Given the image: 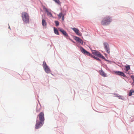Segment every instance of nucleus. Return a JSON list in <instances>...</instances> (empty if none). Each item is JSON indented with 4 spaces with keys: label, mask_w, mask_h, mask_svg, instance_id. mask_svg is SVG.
<instances>
[{
    "label": "nucleus",
    "mask_w": 134,
    "mask_h": 134,
    "mask_svg": "<svg viewBox=\"0 0 134 134\" xmlns=\"http://www.w3.org/2000/svg\"><path fill=\"white\" fill-rule=\"evenodd\" d=\"M112 21V19L110 16H107L103 19L101 23L102 25L105 26L109 24Z\"/></svg>",
    "instance_id": "f257e3e1"
},
{
    "label": "nucleus",
    "mask_w": 134,
    "mask_h": 134,
    "mask_svg": "<svg viewBox=\"0 0 134 134\" xmlns=\"http://www.w3.org/2000/svg\"><path fill=\"white\" fill-rule=\"evenodd\" d=\"M21 17L23 21L27 23L29 22V18L28 14L25 12H23L22 13Z\"/></svg>",
    "instance_id": "f03ea898"
},
{
    "label": "nucleus",
    "mask_w": 134,
    "mask_h": 134,
    "mask_svg": "<svg viewBox=\"0 0 134 134\" xmlns=\"http://www.w3.org/2000/svg\"><path fill=\"white\" fill-rule=\"evenodd\" d=\"M44 122L39 121L38 119V116H37L36 123L35 124V129H38L41 127L44 124Z\"/></svg>",
    "instance_id": "7ed1b4c3"
},
{
    "label": "nucleus",
    "mask_w": 134,
    "mask_h": 134,
    "mask_svg": "<svg viewBox=\"0 0 134 134\" xmlns=\"http://www.w3.org/2000/svg\"><path fill=\"white\" fill-rule=\"evenodd\" d=\"M114 72L115 74L116 75L120 76L122 78V77H127L125 74L122 71H115Z\"/></svg>",
    "instance_id": "20e7f679"
},
{
    "label": "nucleus",
    "mask_w": 134,
    "mask_h": 134,
    "mask_svg": "<svg viewBox=\"0 0 134 134\" xmlns=\"http://www.w3.org/2000/svg\"><path fill=\"white\" fill-rule=\"evenodd\" d=\"M37 116H38V119L39 121L44 122V114L43 112H41Z\"/></svg>",
    "instance_id": "39448f33"
},
{
    "label": "nucleus",
    "mask_w": 134,
    "mask_h": 134,
    "mask_svg": "<svg viewBox=\"0 0 134 134\" xmlns=\"http://www.w3.org/2000/svg\"><path fill=\"white\" fill-rule=\"evenodd\" d=\"M92 53L95 55H97L98 57H100L104 59H105V58L99 52L97 51L96 50H93L92 51Z\"/></svg>",
    "instance_id": "423d86ee"
},
{
    "label": "nucleus",
    "mask_w": 134,
    "mask_h": 134,
    "mask_svg": "<svg viewBox=\"0 0 134 134\" xmlns=\"http://www.w3.org/2000/svg\"><path fill=\"white\" fill-rule=\"evenodd\" d=\"M43 9L44 11H45L47 12V15L48 16L50 17H53L52 14L51 13L50 10L47 9L45 7H43Z\"/></svg>",
    "instance_id": "0eeeda50"
},
{
    "label": "nucleus",
    "mask_w": 134,
    "mask_h": 134,
    "mask_svg": "<svg viewBox=\"0 0 134 134\" xmlns=\"http://www.w3.org/2000/svg\"><path fill=\"white\" fill-rule=\"evenodd\" d=\"M104 46V48L106 52L108 53L109 54L110 53V49L109 47V45L108 43L107 42H104L103 43Z\"/></svg>",
    "instance_id": "6e6552de"
},
{
    "label": "nucleus",
    "mask_w": 134,
    "mask_h": 134,
    "mask_svg": "<svg viewBox=\"0 0 134 134\" xmlns=\"http://www.w3.org/2000/svg\"><path fill=\"white\" fill-rule=\"evenodd\" d=\"M80 50L81 52L84 54L87 55H90V53L88 52L84 49L83 47H81Z\"/></svg>",
    "instance_id": "1a4fd4ad"
},
{
    "label": "nucleus",
    "mask_w": 134,
    "mask_h": 134,
    "mask_svg": "<svg viewBox=\"0 0 134 134\" xmlns=\"http://www.w3.org/2000/svg\"><path fill=\"white\" fill-rule=\"evenodd\" d=\"M72 29L77 35L80 36L82 34L79 32V31L78 29L75 28H73Z\"/></svg>",
    "instance_id": "9d476101"
},
{
    "label": "nucleus",
    "mask_w": 134,
    "mask_h": 134,
    "mask_svg": "<svg viewBox=\"0 0 134 134\" xmlns=\"http://www.w3.org/2000/svg\"><path fill=\"white\" fill-rule=\"evenodd\" d=\"M59 31L63 34L64 36L66 37H67L68 36V35L66 33V32L64 31L63 29H60Z\"/></svg>",
    "instance_id": "9b49d317"
},
{
    "label": "nucleus",
    "mask_w": 134,
    "mask_h": 134,
    "mask_svg": "<svg viewBox=\"0 0 134 134\" xmlns=\"http://www.w3.org/2000/svg\"><path fill=\"white\" fill-rule=\"evenodd\" d=\"M100 74L101 75L104 77H107V75L105 72L102 70L100 71Z\"/></svg>",
    "instance_id": "f8f14e48"
},
{
    "label": "nucleus",
    "mask_w": 134,
    "mask_h": 134,
    "mask_svg": "<svg viewBox=\"0 0 134 134\" xmlns=\"http://www.w3.org/2000/svg\"><path fill=\"white\" fill-rule=\"evenodd\" d=\"M44 69L47 73H50L51 71V70L49 68H44Z\"/></svg>",
    "instance_id": "ddd939ff"
},
{
    "label": "nucleus",
    "mask_w": 134,
    "mask_h": 134,
    "mask_svg": "<svg viewBox=\"0 0 134 134\" xmlns=\"http://www.w3.org/2000/svg\"><path fill=\"white\" fill-rule=\"evenodd\" d=\"M42 24L43 26H46V23L45 21V20L43 19L42 18Z\"/></svg>",
    "instance_id": "4468645a"
},
{
    "label": "nucleus",
    "mask_w": 134,
    "mask_h": 134,
    "mask_svg": "<svg viewBox=\"0 0 134 134\" xmlns=\"http://www.w3.org/2000/svg\"><path fill=\"white\" fill-rule=\"evenodd\" d=\"M134 93V90H131L130 91L128 95L129 96H131L132 94V93Z\"/></svg>",
    "instance_id": "2eb2a0df"
},
{
    "label": "nucleus",
    "mask_w": 134,
    "mask_h": 134,
    "mask_svg": "<svg viewBox=\"0 0 134 134\" xmlns=\"http://www.w3.org/2000/svg\"><path fill=\"white\" fill-rule=\"evenodd\" d=\"M55 2L59 5H60L61 4V2L59 0H53Z\"/></svg>",
    "instance_id": "dca6fc26"
},
{
    "label": "nucleus",
    "mask_w": 134,
    "mask_h": 134,
    "mask_svg": "<svg viewBox=\"0 0 134 134\" xmlns=\"http://www.w3.org/2000/svg\"><path fill=\"white\" fill-rule=\"evenodd\" d=\"M54 32L55 34L58 35H59L58 30L57 29H55V27L54 28Z\"/></svg>",
    "instance_id": "f3484780"
},
{
    "label": "nucleus",
    "mask_w": 134,
    "mask_h": 134,
    "mask_svg": "<svg viewBox=\"0 0 134 134\" xmlns=\"http://www.w3.org/2000/svg\"><path fill=\"white\" fill-rule=\"evenodd\" d=\"M63 13L62 12H61L59 13L58 15V17L59 19H60L62 17L63 15Z\"/></svg>",
    "instance_id": "a211bd4d"
},
{
    "label": "nucleus",
    "mask_w": 134,
    "mask_h": 134,
    "mask_svg": "<svg viewBox=\"0 0 134 134\" xmlns=\"http://www.w3.org/2000/svg\"><path fill=\"white\" fill-rule=\"evenodd\" d=\"M130 77L133 80V82L132 83V85L134 86V76L133 75H131L130 76Z\"/></svg>",
    "instance_id": "6ab92c4d"
},
{
    "label": "nucleus",
    "mask_w": 134,
    "mask_h": 134,
    "mask_svg": "<svg viewBox=\"0 0 134 134\" xmlns=\"http://www.w3.org/2000/svg\"><path fill=\"white\" fill-rule=\"evenodd\" d=\"M74 39L77 42L79 40L80 38L79 37L75 36L74 37Z\"/></svg>",
    "instance_id": "aec40b11"
},
{
    "label": "nucleus",
    "mask_w": 134,
    "mask_h": 134,
    "mask_svg": "<svg viewBox=\"0 0 134 134\" xmlns=\"http://www.w3.org/2000/svg\"><path fill=\"white\" fill-rule=\"evenodd\" d=\"M43 67H48L47 66L46 63L45 61H44L43 62Z\"/></svg>",
    "instance_id": "412c9836"
},
{
    "label": "nucleus",
    "mask_w": 134,
    "mask_h": 134,
    "mask_svg": "<svg viewBox=\"0 0 134 134\" xmlns=\"http://www.w3.org/2000/svg\"><path fill=\"white\" fill-rule=\"evenodd\" d=\"M130 68H125V70L126 71V72L128 73V70L130 69Z\"/></svg>",
    "instance_id": "4be33fe9"
},
{
    "label": "nucleus",
    "mask_w": 134,
    "mask_h": 134,
    "mask_svg": "<svg viewBox=\"0 0 134 134\" xmlns=\"http://www.w3.org/2000/svg\"><path fill=\"white\" fill-rule=\"evenodd\" d=\"M78 42L82 44H83V42L82 40L80 38L79 40L78 41Z\"/></svg>",
    "instance_id": "5701e85b"
},
{
    "label": "nucleus",
    "mask_w": 134,
    "mask_h": 134,
    "mask_svg": "<svg viewBox=\"0 0 134 134\" xmlns=\"http://www.w3.org/2000/svg\"><path fill=\"white\" fill-rule=\"evenodd\" d=\"M55 24L56 25V26H58L59 25V22L57 21H55Z\"/></svg>",
    "instance_id": "b1692460"
},
{
    "label": "nucleus",
    "mask_w": 134,
    "mask_h": 134,
    "mask_svg": "<svg viewBox=\"0 0 134 134\" xmlns=\"http://www.w3.org/2000/svg\"><path fill=\"white\" fill-rule=\"evenodd\" d=\"M93 57V58H94L96 59V60H98L100 61V60L98 58L96 57H94V56Z\"/></svg>",
    "instance_id": "393cba45"
},
{
    "label": "nucleus",
    "mask_w": 134,
    "mask_h": 134,
    "mask_svg": "<svg viewBox=\"0 0 134 134\" xmlns=\"http://www.w3.org/2000/svg\"><path fill=\"white\" fill-rule=\"evenodd\" d=\"M64 16H65L64 14L63 15V16L62 17V21L64 20Z\"/></svg>",
    "instance_id": "a878e982"
},
{
    "label": "nucleus",
    "mask_w": 134,
    "mask_h": 134,
    "mask_svg": "<svg viewBox=\"0 0 134 134\" xmlns=\"http://www.w3.org/2000/svg\"><path fill=\"white\" fill-rule=\"evenodd\" d=\"M117 97H118L120 99H122V97L121 96H117Z\"/></svg>",
    "instance_id": "bb28decb"
},
{
    "label": "nucleus",
    "mask_w": 134,
    "mask_h": 134,
    "mask_svg": "<svg viewBox=\"0 0 134 134\" xmlns=\"http://www.w3.org/2000/svg\"><path fill=\"white\" fill-rule=\"evenodd\" d=\"M132 118L131 119H132V121H133L134 120V118L133 117H131Z\"/></svg>",
    "instance_id": "cd10ccee"
},
{
    "label": "nucleus",
    "mask_w": 134,
    "mask_h": 134,
    "mask_svg": "<svg viewBox=\"0 0 134 134\" xmlns=\"http://www.w3.org/2000/svg\"><path fill=\"white\" fill-rule=\"evenodd\" d=\"M125 67H130V66L129 65H127V66H125Z\"/></svg>",
    "instance_id": "c85d7f7f"
},
{
    "label": "nucleus",
    "mask_w": 134,
    "mask_h": 134,
    "mask_svg": "<svg viewBox=\"0 0 134 134\" xmlns=\"http://www.w3.org/2000/svg\"><path fill=\"white\" fill-rule=\"evenodd\" d=\"M133 95H134V93H132V94Z\"/></svg>",
    "instance_id": "c756f323"
},
{
    "label": "nucleus",
    "mask_w": 134,
    "mask_h": 134,
    "mask_svg": "<svg viewBox=\"0 0 134 134\" xmlns=\"http://www.w3.org/2000/svg\"><path fill=\"white\" fill-rule=\"evenodd\" d=\"M9 28L10 29V28L9 26Z\"/></svg>",
    "instance_id": "7c9ffc66"
},
{
    "label": "nucleus",
    "mask_w": 134,
    "mask_h": 134,
    "mask_svg": "<svg viewBox=\"0 0 134 134\" xmlns=\"http://www.w3.org/2000/svg\"><path fill=\"white\" fill-rule=\"evenodd\" d=\"M115 95H117V94H115Z\"/></svg>",
    "instance_id": "2f4dec72"
}]
</instances>
